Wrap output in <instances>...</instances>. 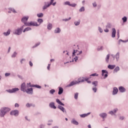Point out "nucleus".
<instances>
[{
    "label": "nucleus",
    "instance_id": "1",
    "mask_svg": "<svg viewBox=\"0 0 128 128\" xmlns=\"http://www.w3.org/2000/svg\"><path fill=\"white\" fill-rule=\"evenodd\" d=\"M90 78V77L86 78H80L78 79V81H72L67 86H74V84H80V82H84V80L88 82V84H91L92 82L90 80H88Z\"/></svg>",
    "mask_w": 128,
    "mask_h": 128
},
{
    "label": "nucleus",
    "instance_id": "2",
    "mask_svg": "<svg viewBox=\"0 0 128 128\" xmlns=\"http://www.w3.org/2000/svg\"><path fill=\"white\" fill-rule=\"evenodd\" d=\"M28 16L23 17L22 19V22H24V24L25 26H38L39 25L38 24V23H36V22H28Z\"/></svg>",
    "mask_w": 128,
    "mask_h": 128
},
{
    "label": "nucleus",
    "instance_id": "3",
    "mask_svg": "<svg viewBox=\"0 0 128 128\" xmlns=\"http://www.w3.org/2000/svg\"><path fill=\"white\" fill-rule=\"evenodd\" d=\"M82 51L78 52V50H74V52H72V56L74 59H72V62H74V60L76 62L78 60H82V58H80L82 56H80V54H82Z\"/></svg>",
    "mask_w": 128,
    "mask_h": 128
},
{
    "label": "nucleus",
    "instance_id": "4",
    "mask_svg": "<svg viewBox=\"0 0 128 128\" xmlns=\"http://www.w3.org/2000/svg\"><path fill=\"white\" fill-rule=\"evenodd\" d=\"M10 109L8 108H1V109L0 110V116H1V118H4L6 114V112H10Z\"/></svg>",
    "mask_w": 128,
    "mask_h": 128
},
{
    "label": "nucleus",
    "instance_id": "5",
    "mask_svg": "<svg viewBox=\"0 0 128 128\" xmlns=\"http://www.w3.org/2000/svg\"><path fill=\"white\" fill-rule=\"evenodd\" d=\"M24 26H22L20 28H18V29L16 30L14 34H17L18 36L22 34V30H24Z\"/></svg>",
    "mask_w": 128,
    "mask_h": 128
},
{
    "label": "nucleus",
    "instance_id": "6",
    "mask_svg": "<svg viewBox=\"0 0 128 128\" xmlns=\"http://www.w3.org/2000/svg\"><path fill=\"white\" fill-rule=\"evenodd\" d=\"M18 90H20V89H18V88H14L11 90H6V92H9L10 94H12L14 92H18Z\"/></svg>",
    "mask_w": 128,
    "mask_h": 128
},
{
    "label": "nucleus",
    "instance_id": "7",
    "mask_svg": "<svg viewBox=\"0 0 128 128\" xmlns=\"http://www.w3.org/2000/svg\"><path fill=\"white\" fill-rule=\"evenodd\" d=\"M102 76H104V78H108V71H106V70H102Z\"/></svg>",
    "mask_w": 128,
    "mask_h": 128
},
{
    "label": "nucleus",
    "instance_id": "8",
    "mask_svg": "<svg viewBox=\"0 0 128 128\" xmlns=\"http://www.w3.org/2000/svg\"><path fill=\"white\" fill-rule=\"evenodd\" d=\"M10 114H11V116H18V110H14L12 111Z\"/></svg>",
    "mask_w": 128,
    "mask_h": 128
},
{
    "label": "nucleus",
    "instance_id": "9",
    "mask_svg": "<svg viewBox=\"0 0 128 128\" xmlns=\"http://www.w3.org/2000/svg\"><path fill=\"white\" fill-rule=\"evenodd\" d=\"M20 90L24 92H26V83L24 82L21 84Z\"/></svg>",
    "mask_w": 128,
    "mask_h": 128
},
{
    "label": "nucleus",
    "instance_id": "10",
    "mask_svg": "<svg viewBox=\"0 0 128 128\" xmlns=\"http://www.w3.org/2000/svg\"><path fill=\"white\" fill-rule=\"evenodd\" d=\"M58 108H59V110H62L64 114H66V109L62 107V106H58Z\"/></svg>",
    "mask_w": 128,
    "mask_h": 128
},
{
    "label": "nucleus",
    "instance_id": "11",
    "mask_svg": "<svg viewBox=\"0 0 128 128\" xmlns=\"http://www.w3.org/2000/svg\"><path fill=\"white\" fill-rule=\"evenodd\" d=\"M27 94H32V88H30L26 90L25 91Z\"/></svg>",
    "mask_w": 128,
    "mask_h": 128
},
{
    "label": "nucleus",
    "instance_id": "12",
    "mask_svg": "<svg viewBox=\"0 0 128 128\" xmlns=\"http://www.w3.org/2000/svg\"><path fill=\"white\" fill-rule=\"evenodd\" d=\"M116 28H113L112 29V38H116Z\"/></svg>",
    "mask_w": 128,
    "mask_h": 128
},
{
    "label": "nucleus",
    "instance_id": "13",
    "mask_svg": "<svg viewBox=\"0 0 128 128\" xmlns=\"http://www.w3.org/2000/svg\"><path fill=\"white\" fill-rule=\"evenodd\" d=\"M49 106H50L51 108H54V110L56 108V106H54V102H51L49 104Z\"/></svg>",
    "mask_w": 128,
    "mask_h": 128
},
{
    "label": "nucleus",
    "instance_id": "14",
    "mask_svg": "<svg viewBox=\"0 0 128 128\" xmlns=\"http://www.w3.org/2000/svg\"><path fill=\"white\" fill-rule=\"evenodd\" d=\"M118 90L120 92H126V88L124 86H120Z\"/></svg>",
    "mask_w": 128,
    "mask_h": 128
},
{
    "label": "nucleus",
    "instance_id": "15",
    "mask_svg": "<svg viewBox=\"0 0 128 128\" xmlns=\"http://www.w3.org/2000/svg\"><path fill=\"white\" fill-rule=\"evenodd\" d=\"M118 88H114L112 92V94H118Z\"/></svg>",
    "mask_w": 128,
    "mask_h": 128
},
{
    "label": "nucleus",
    "instance_id": "16",
    "mask_svg": "<svg viewBox=\"0 0 128 128\" xmlns=\"http://www.w3.org/2000/svg\"><path fill=\"white\" fill-rule=\"evenodd\" d=\"M62 92H64V88H62V87L59 88V91L58 92V94H62Z\"/></svg>",
    "mask_w": 128,
    "mask_h": 128
},
{
    "label": "nucleus",
    "instance_id": "17",
    "mask_svg": "<svg viewBox=\"0 0 128 128\" xmlns=\"http://www.w3.org/2000/svg\"><path fill=\"white\" fill-rule=\"evenodd\" d=\"M108 68L110 70H114L116 68V65H110L109 64L108 66Z\"/></svg>",
    "mask_w": 128,
    "mask_h": 128
},
{
    "label": "nucleus",
    "instance_id": "18",
    "mask_svg": "<svg viewBox=\"0 0 128 128\" xmlns=\"http://www.w3.org/2000/svg\"><path fill=\"white\" fill-rule=\"evenodd\" d=\"M89 114H90V112H88L86 114H82L80 115V118H86V116H89Z\"/></svg>",
    "mask_w": 128,
    "mask_h": 128
},
{
    "label": "nucleus",
    "instance_id": "19",
    "mask_svg": "<svg viewBox=\"0 0 128 128\" xmlns=\"http://www.w3.org/2000/svg\"><path fill=\"white\" fill-rule=\"evenodd\" d=\"M56 103L58 104H60V106H64V104L60 100L58 99L56 100Z\"/></svg>",
    "mask_w": 128,
    "mask_h": 128
},
{
    "label": "nucleus",
    "instance_id": "20",
    "mask_svg": "<svg viewBox=\"0 0 128 128\" xmlns=\"http://www.w3.org/2000/svg\"><path fill=\"white\" fill-rule=\"evenodd\" d=\"M10 30H8L6 32H4V36H10Z\"/></svg>",
    "mask_w": 128,
    "mask_h": 128
},
{
    "label": "nucleus",
    "instance_id": "21",
    "mask_svg": "<svg viewBox=\"0 0 128 128\" xmlns=\"http://www.w3.org/2000/svg\"><path fill=\"white\" fill-rule=\"evenodd\" d=\"M71 122L72 124H76V126H78V122H76V120L74 119L72 120Z\"/></svg>",
    "mask_w": 128,
    "mask_h": 128
},
{
    "label": "nucleus",
    "instance_id": "22",
    "mask_svg": "<svg viewBox=\"0 0 128 128\" xmlns=\"http://www.w3.org/2000/svg\"><path fill=\"white\" fill-rule=\"evenodd\" d=\"M116 112H118V108H115V109H114V112L110 111L109 112V114H112H112H116Z\"/></svg>",
    "mask_w": 128,
    "mask_h": 128
},
{
    "label": "nucleus",
    "instance_id": "23",
    "mask_svg": "<svg viewBox=\"0 0 128 128\" xmlns=\"http://www.w3.org/2000/svg\"><path fill=\"white\" fill-rule=\"evenodd\" d=\"M47 4V5L45 4L44 6H43V10H46V8H48L50 6V2H48Z\"/></svg>",
    "mask_w": 128,
    "mask_h": 128
},
{
    "label": "nucleus",
    "instance_id": "24",
    "mask_svg": "<svg viewBox=\"0 0 128 128\" xmlns=\"http://www.w3.org/2000/svg\"><path fill=\"white\" fill-rule=\"evenodd\" d=\"M32 30V28L30 27H28L24 29V30H23V32H28V30Z\"/></svg>",
    "mask_w": 128,
    "mask_h": 128
},
{
    "label": "nucleus",
    "instance_id": "25",
    "mask_svg": "<svg viewBox=\"0 0 128 128\" xmlns=\"http://www.w3.org/2000/svg\"><path fill=\"white\" fill-rule=\"evenodd\" d=\"M100 116L101 118H104L106 116L107 114L106 113H102V114H100Z\"/></svg>",
    "mask_w": 128,
    "mask_h": 128
},
{
    "label": "nucleus",
    "instance_id": "26",
    "mask_svg": "<svg viewBox=\"0 0 128 128\" xmlns=\"http://www.w3.org/2000/svg\"><path fill=\"white\" fill-rule=\"evenodd\" d=\"M54 32L55 34H60V29L58 28H56L54 30Z\"/></svg>",
    "mask_w": 128,
    "mask_h": 128
},
{
    "label": "nucleus",
    "instance_id": "27",
    "mask_svg": "<svg viewBox=\"0 0 128 128\" xmlns=\"http://www.w3.org/2000/svg\"><path fill=\"white\" fill-rule=\"evenodd\" d=\"M52 24H49L48 25V30H52Z\"/></svg>",
    "mask_w": 128,
    "mask_h": 128
},
{
    "label": "nucleus",
    "instance_id": "28",
    "mask_svg": "<svg viewBox=\"0 0 128 128\" xmlns=\"http://www.w3.org/2000/svg\"><path fill=\"white\" fill-rule=\"evenodd\" d=\"M120 70V67L116 66L114 70V72H118Z\"/></svg>",
    "mask_w": 128,
    "mask_h": 128
},
{
    "label": "nucleus",
    "instance_id": "29",
    "mask_svg": "<svg viewBox=\"0 0 128 128\" xmlns=\"http://www.w3.org/2000/svg\"><path fill=\"white\" fill-rule=\"evenodd\" d=\"M98 81H94L92 82V84H93V86H98Z\"/></svg>",
    "mask_w": 128,
    "mask_h": 128
},
{
    "label": "nucleus",
    "instance_id": "30",
    "mask_svg": "<svg viewBox=\"0 0 128 128\" xmlns=\"http://www.w3.org/2000/svg\"><path fill=\"white\" fill-rule=\"evenodd\" d=\"M116 60H118V58H120V52H117L116 55Z\"/></svg>",
    "mask_w": 128,
    "mask_h": 128
},
{
    "label": "nucleus",
    "instance_id": "31",
    "mask_svg": "<svg viewBox=\"0 0 128 128\" xmlns=\"http://www.w3.org/2000/svg\"><path fill=\"white\" fill-rule=\"evenodd\" d=\"M110 60V54H108L107 56H106V62H108V60Z\"/></svg>",
    "mask_w": 128,
    "mask_h": 128
},
{
    "label": "nucleus",
    "instance_id": "32",
    "mask_svg": "<svg viewBox=\"0 0 128 128\" xmlns=\"http://www.w3.org/2000/svg\"><path fill=\"white\" fill-rule=\"evenodd\" d=\"M37 16L38 18H42V16H44V14L42 13H40L37 14Z\"/></svg>",
    "mask_w": 128,
    "mask_h": 128
},
{
    "label": "nucleus",
    "instance_id": "33",
    "mask_svg": "<svg viewBox=\"0 0 128 128\" xmlns=\"http://www.w3.org/2000/svg\"><path fill=\"white\" fill-rule=\"evenodd\" d=\"M56 90L54 89H52L50 90V94H54Z\"/></svg>",
    "mask_w": 128,
    "mask_h": 128
},
{
    "label": "nucleus",
    "instance_id": "34",
    "mask_svg": "<svg viewBox=\"0 0 128 128\" xmlns=\"http://www.w3.org/2000/svg\"><path fill=\"white\" fill-rule=\"evenodd\" d=\"M38 22L40 24L44 22V20H42V18H38Z\"/></svg>",
    "mask_w": 128,
    "mask_h": 128
},
{
    "label": "nucleus",
    "instance_id": "35",
    "mask_svg": "<svg viewBox=\"0 0 128 128\" xmlns=\"http://www.w3.org/2000/svg\"><path fill=\"white\" fill-rule=\"evenodd\" d=\"M64 4L65 6H70V2L68 1H67V2H64Z\"/></svg>",
    "mask_w": 128,
    "mask_h": 128
},
{
    "label": "nucleus",
    "instance_id": "36",
    "mask_svg": "<svg viewBox=\"0 0 128 128\" xmlns=\"http://www.w3.org/2000/svg\"><path fill=\"white\" fill-rule=\"evenodd\" d=\"M122 20H123V22H126V20H128V18H126V17L124 16L122 18Z\"/></svg>",
    "mask_w": 128,
    "mask_h": 128
},
{
    "label": "nucleus",
    "instance_id": "37",
    "mask_svg": "<svg viewBox=\"0 0 128 128\" xmlns=\"http://www.w3.org/2000/svg\"><path fill=\"white\" fill-rule=\"evenodd\" d=\"M9 10L12 12L14 14H16V10L14 9H13L12 8H9Z\"/></svg>",
    "mask_w": 128,
    "mask_h": 128
},
{
    "label": "nucleus",
    "instance_id": "38",
    "mask_svg": "<svg viewBox=\"0 0 128 128\" xmlns=\"http://www.w3.org/2000/svg\"><path fill=\"white\" fill-rule=\"evenodd\" d=\"M98 76V74L96 73L92 74L90 75V76Z\"/></svg>",
    "mask_w": 128,
    "mask_h": 128
},
{
    "label": "nucleus",
    "instance_id": "39",
    "mask_svg": "<svg viewBox=\"0 0 128 128\" xmlns=\"http://www.w3.org/2000/svg\"><path fill=\"white\" fill-rule=\"evenodd\" d=\"M79 12H84V7L82 6V7L80 10H79Z\"/></svg>",
    "mask_w": 128,
    "mask_h": 128
},
{
    "label": "nucleus",
    "instance_id": "40",
    "mask_svg": "<svg viewBox=\"0 0 128 128\" xmlns=\"http://www.w3.org/2000/svg\"><path fill=\"white\" fill-rule=\"evenodd\" d=\"M104 50V46H101L100 47H98L97 48L98 50Z\"/></svg>",
    "mask_w": 128,
    "mask_h": 128
},
{
    "label": "nucleus",
    "instance_id": "41",
    "mask_svg": "<svg viewBox=\"0 0 128 128\" xmlns=\"http://www.w3.org/2000/svg\"><path fill=\"white\" fill-rule=\"evenodd\" d=\"M28 86H29L30 88H34V85L30 84V82L29 84H28Z\"/></svg>",
    "mask_w": 128,
    "mask_h": 128
},
{
    "label": "nucleus",
    "instance_id": "42",
    "mask_svg": "<svg viewBox=\"0 0 128 128\" xmlns=\"http://www.w3.org/2000/svg\"><path fill=\"white\" fill-rule=\"evenodd\" d=\"M70 6H72V8H76V4H70Z\"/></svg>",
    "mask_w": 128,
    "mask_h": 128
},
{
    "label": "nucleus",
    "instance_id": "43",
    "mask_svg": "<svg viewBox=\"0 0 128 128\" xmlns=\"http://www.w3.org/2000/svg\"><path fill=\"white\" fill-rule=\"evenodd\" d=\"M78 93L76 92L74 94V99L77 100L78 99Z\"/></svg>",
    "mask_w": 128,
    "mask_h": 128
},
{
    "label": "nucleus",
    "instance_id": "44",
    "mask_svg": "<svg viewBox=\"0 0 128 128\" xmlns=\"http://www.w3.org/2000/svg\"><path fill=\"white\" fill-rule=\"evenodd\" d=\"M111 27H112V25L110 24H108L106 26V28H110Z\"/></svg>",
    "mask_w": 128,
    "mask_h": 128
},
{
    "label": "nucleus",
    "instance_id": "45",
    "mask_svg": "<svg viewBox=\"0 0 128 128\" xmlns=\"http://www.w3.org/2000/svg\"><path fill=\"white\" fill-rule=\"evenodd\" d=\"M40 42H38V43L36 44L33 48H36L38 46H40Z\"/></svg>",
    "mask_w": 128,
    "mask_h": 128
},
{
    "label": "nucleus",
    "instance_id": "46",
    "mask_svg": "<svg viewBox=\"0 0 128 128\" xmlns=\"http://www.w3.org/2000/svg\"><path fill=\"white\" fill-rule=\"evenodd\" d=\"M17 54L16 52H14V54L12 56V58H16V56Z\"/></svg>",
    "mask_w": 128,
    "mask_h": 128
},
{
    "label": "nucleus",
    "instance_id": "47",
    "mask_svg": "<svg viewBox=\"0 0 128 128\" xmlns=\"http://www.w3.org/2000/svg\"><path fill=\"white\" fill-rule=\"evenodd\" d=\"M70 18H72L70 17L68 18L64 19V22H68V21L70 20Z\"/></svg>",
    "mask_w": 128,
    "mask_h": 128
},
{
    "label": "nucleus",
    "instance_id": "48",
    "mask_svg": "<svg viewBox=\"0 0 128 128\" xmlns=\"http://www.w3.org/2000/svg\"><path fill=\"white\" fill-rule=\"evenodd\" d=\"M80 22H74V24L75 26H78V24H80Z\"/></svg>",
    "mask_w": 128,
    "mask_h": 128
},
{
    "label": "nucleus",
    "instance_id": "49",
    "mask_svg": "<svg viewBox=\"0 0 128 128\" xmlns=\"http://www.w3.org/2000/svg\"><path fill=\"white\" fill-rule=\"evenodd\" d=\"M26 106L27 107V108H30V106H32V104H26Z\"/></svg>",
    "mask_w": 128,
    "mask_h": 128
},
{
    "label": "nucleus",
    "instance_id": "50",
    "mask_svg": "<svg viewBox=\"0 0 128 128\" xmlns=\"http://www.w3.org/2000/svg\"><path fill=\"white\" fill-rule=\"evenodd\" d=\"M34 86H35L36 88H42L40 86H38V85H37V84L34 85Z\"/></svg>",
    "mask_w": 128,
    "mask_h": 128
},
{
    "label": "nucleus",
    "instance_id": "51",
    "mask_svg": "<svg viewBox=\"0 0 128 128\" xmlns=\"http://www.w3.org/2000/svg\"><path fill=\"white\" fill-rule=\"evenodd\" d=\"M14 106L15 108H18V106H20V104H18V103H16L15 104Z\"/></svg>",
    "mask_w": 128,
    "mask_h": 128
},
{
    "label": "nucleus",
    "instance_id": "52",
    "mask_svg": "<svg viewBox=\"0 0 128 128\" xmlns=\"http://www.w3.org/2000/svg\"><path fill=\"white\" fill-rule=\"evenodd\" d=\"M92 90H94V92H96V88H92Z\"/></svg>",
    "mask_w": 128,
    "mask_h": 128
},
{
    "label": "nucleus",
    "instance_id": "53",
    "mask_svg": "<svg viewBox=\"0 0 128 128\" xmlns=\"http://www.w3.org/2000/svg\"><path fill=\"white\" fill-rule=\"evenodd\" d=\"M47 68H48V70H50V64H48Z\"/></svg>",
    "mask_w": 128,
    "mask_h": 128
},
{
    "label": "nucleus",
    "instance_id": "54",
    "mask_svg": "<svg viewBox=\"0 0 128 128\" xmlns=\"http://www.w3.org/2000/svg\"><path fill=\"white\" fill-rule=\"evenodd\" d=\"M117 36H118V38H120V31H117Z\"/></svg>",
    "mask_w": 128,
    "mask_h": 128
},
{
    "label": "nucleus",
    "instance_id": "55",
    "mask_svg": "<svg viewBox=\"0 0 128 128\" xmlns=\"http://www.w3.org/2000/svg\"><path fill=\"white\" fill-rule=\"evenodd\" d=\"M98 30L100 32H102V28L100 27L98 28Z\"/></svg>",
    "mask_w": 128,
    "mask_h": 128
},
{
    "label": "nucleus",
    "instance_id": "56",
    "mask_svg": "<svg viewBox=\"0 0 128 128\" xmlns=\"http://www.w3.org/2000/svg\"><path fill=\"white\" fill-rule=\"evenodd\" d=\"M10 76V73H6L5 74L6 76Z\"/></svg>",
    "mask_w": 128,
    "mask_h": 128
},
{
    "label": "nucleus",
    "instance_id": "57",
    "mask_svg": "<svg viewBox=\"0 0 128 128\" xmlns=\"http://www.w3.org/2000/svg\"><path fill=\"white\" fill-rule=\"evenodd\" d=\"M54 0H51L50 3L49 2V4L50 6H51V4H52V3L54 2Z\"/></svg>",
    "mask_w": 128,
    "mask_h": 128
},
{
    "label": "nucleus",
    "instance_id": "58",
    "mask_svg": "<svg viewBox=\"0 0 128 128\" xmlns=\"http://www.w3.org/2000/svg\"><path fill=\"white\" fill-rule=\"evenodd\" d=\"M93 4V6H94V8H96V3L94 2L92 4Z\"/></svg>",
    "mask_w": 128,
    "mask_h": 128
},
{
    "label": "nucleus",
    "instance_id": "59",
    "mask_svg": "<svg viewBox=\"0 0 128 128\" xmlns=\"http://www.w3.org/2000/svg\"><path fill=\"white\" fill-rule=\"evenodd\" d=\"M30 66H32L33 64L32 62L30 61L29 62Z\"/></svg>",
    "mask_w": 128,
    "mask_h": 128
},
{
    "label": "nucleus",
    "instance_id": "60",
    "mask_svg": "<svg viewBox=\"0 0 128 128\" xmlns=\"http://www.w3.org/2000/svg\"><path fill=\"white\" fill-rule=\"evenodd\" d=\"M25 60H26L24 58L22 59V60L20 61L21 64H22V62H24Z\"/></svg>",
    "mask_w": 128,
    "mask_h": 128
},
{
    "label": "nucleus",
    "instance_id": "61",
    "mask_svg": "<svg viewBox=\"0 0 128 128\" xmlns=\"http://www.w3.org/2000/svg\"><path fill=\"white\" fill-rule=\"evenodd\" d=\"M104 30L105 32H108V28H106Z\"/></svg>",
    "mask_w": 128,
    "mask_h": 128
},
{
    "label": "nucleus",
    "instance_id": "62",
    "mask_svg": "<svg viewBox=\"0 0 128 128\" xmlns=\"http://www.w3.org/2000/svg\"><path fill=\"white\" fill-rule=\"evenodd\" d=\"M112 58H113V59L114 60V58H116V56H114V54H112Z\"/></svg>",
    "mask_w": 128,
    "mask_h": 128
},
{
    "label": "nucleus",
    "instance_id": "63",
    "mask_svg": "<svg viewBox=\"0 0 128 128\" xmlns=\"http://www.w3.org/2000/svg\"><path fill=\"white\" fill-rule=\"evenodd\" d=\"M124 116H120V120H124Z\"/></svg>",
    "mask_w": 128,
    "mask_h": 128
},
{
    "label": "nucleus",
    "instance_id": "64",
    "mask_svg": "<svg viewBox=\"0 0 128 128\" xmlns=\"http://www.w3.org/2000/svg\"><path fill=\"white\" fill-rule=\"evenodd\" d=\"M88 128H92V126H90V124H88Z\"/></svg>",
    "mask_w": 128,
    "mask_h": 128
}]
</instances>
